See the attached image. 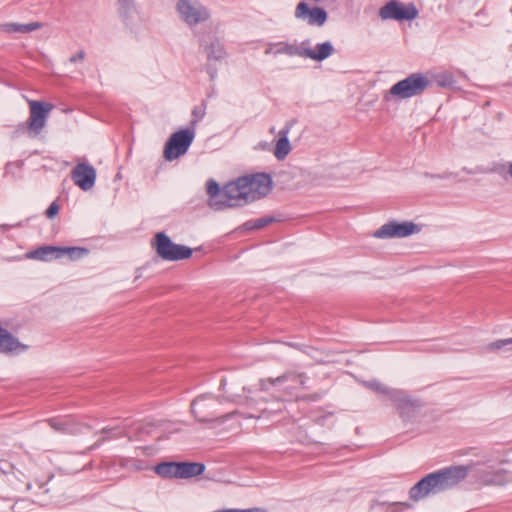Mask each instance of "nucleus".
Segmentation results:
<instances>
[{
  "instance_id": "423d86ee",
  "label": "nucleus",
  "mask_w": 512,
  "mask_h": 512,
  "mask_svg": "<svg viewBox=\"0 0 512 512\" xmlns=\"http://www.w3.org/2000/svg\"><path fill=\"white\" fill-rule=\"evenodd\" d=\"M154 239L153 247L157 255L163 260L179 261L188 259L193 253L191 248L173 243L164 232L157 233Z\"/></svg>"
},
{
  "instance_id": "4be33fe9",
  "label": "nucleus",
  "mask_w": 512,
  "mask_h": 512,
  "mask_svg": "<svg viewBox=\"0 0 512 512\" xmlns=\"http://www.w3.org/2000/svg\"><path fill=\"white\" fill-rule=\"evenodd\" d=\"M289 127H285L279 132V139L274 149V155L278 160H283L289 154L291 146L288 140Z\"/></svg>"
},
{
  "instance_id": "f03ea898",
  "label": "nucleus",
  "mask_w": 512,
  "mask_h": 512,
  "mask_svg": "<svg viewBox=\"0 0 512 512\" xmlns=\"http://www.w3.org/2000/svg\"><path fill=\"white\" fill-rule=\"evenodd\" d=\"M473 464L449 466L427 474L409 490V497L418 502L431 494H438L452 489L469 474Z\"/></svg>"
},
{
  "instance_id": "ddd939ff",
  "label": "nucleus",
  "mask_w": 512,
  "mask_h": 512,
  "mask_svg": "<svg viewBox=\"0 0 512 512\" xmlns=\"http://www.w3.org/2000/svg\"><path fill=\"white\" fill-rule=\"evenodd\" d=\"M416 230V225L409 222L397 223L390 221L382 225L374 232L376 238H401L413 234Z\"/></svg>"
},
{
  "instance_id": "f8f14e48",
  "label": "nucleus",
  "mask_w": 512,
  "mask_h": 512,
  "mask_svg": "<svg viewBox=\"0 0 512 512\" xmlns=\"http://www.w3.org/2000/svg\"><path fill=\"white\" fill-rule=\"evenodd\" d=\"M294 14L297 19L304 20L311 26H322L328 18L327 12L323 8H310L305 1L297 4Z\"/></svg>"
},
{
  "instance_id": "c9c22d12",
  "label": "nucleus",
  "mask_w": 512,
  "mask_h": 512,
  "mask_svg": "<svg viewBox=\"0 0 512 512\" xmlns=\"http://www.w3.org/2000/svg\"><path fill=\"white\" fill-rule=\"evenodd\" d=\"M12 226L11 225H8V224H2L0 225V229H2L3 231H6L8 230L9 228H11Z\"/></svg>"
},
{
  "instance_id": "cd10ccee",
  "label": "nucleus",
  "mask_w": 512,
  "mask_h": 512,
  "mask_svg": "<svg viewBox=\"0 0 512 512\" xmlns=\"http://www.w3.org/2000/svg\"><path fill=\"white\" fill-rule=\"evenodd\" d=\"M119 9L121 15L127 17L129 13L134 9V1L133 0H118Z\"/></svg>"
},
{
  "instance_id": "58836bf2",
  "label": "nucleus",
  "mask_w": 512,
  "mask_h": 512,
  "mask_svg": "<svg viewBox=\"0 0 512 512\" xmlns=\"http://www.w3.org/2000/svg\"><path fill=\"white\" fill-rule=\"evenodd\" d=\"M510 12H511V14H512V8L510 9Z\"/></svg>"
},
{
  "instance_id": "c756f323",
  "label": "nucleus",
  "mask_w": 512,
  "mask_h": 512,
  "mask_svg": "<svg viewBox=\"0 0 512 512\" xmlns=\"http://www.w3.org/2000/svg\"><path fill=\"white\" fill-rule=\"evenodd\" d=\"M59 213V205L56 201H53L47 208L45 215L47 218L52 219Z\"/></svg>"
},
{
  "instance_id": "6e6552de",
  "label": "nucleus",
  "mask_w": 512,
  "mask_h": 512,
  "mask_svg": "<svg viewBox=\"0 0 512 512\" xmlns=\"http://www.w3.org/2000/svg\"><path fill=\"white\" fill-rule=\"evenodd\" d=\"M382 20L410 21L418 16V9L413 3L404 5L398 0H390L379 9Z\"/></svg>"
},
{
  "instance_id": "dca6fc26",
  "label": "nucleus",
  "mask_w": 512,
  "mask_h": 512,
  "mask_svg": "<svg viewBox=\"0 0 512 512\" xmlns=\"http://www.w3.org/2000/svg\"><path fill=\"white\" fill-rule=\"evenodd\" d=\"M199 42L203 47L209 62L212 60L220 61L227 57L224 44L216 35L208 33L202 36Z\"/></svg>"
},
{
  "instance_id": "9b49d317",
  "label": "nucleus",
  "mask_w": 512,
  "mask_h": 512,
  "mask_svg": "<svg viewBox=\"0 0 512 512\" xmlns=\"http://www.w3.org/2000/svg\"><path fill=\"white\" fill-rule=\"evenodd\" d=\"M177 11L188 25H196L206 21L210 17L208 10L203 5L200 3H192L191 0H179L177 3Z\"/></svg>"
},
{
  "instance_id": "f3484780",
  "label": "nucleus",
  "mask_w": 512,
  "mask_h": 512,
  "mask_svg": "<svg viewBox=\"0 0 512 512\" xmlns=\"http://www.w3.org/2000/svg\"><path fill=\"white\" fill-rule=\"evenodd\" d=\"M27 349V345L21 343L14 335L0 325V353H20Z\"/></svg>"
},
{
  "instance_id": "c85d7f7f",
  "label": "nucleus",
  "mask_w": 512,
  "mask_h": 512,
  "mask_svg": "<svg viewBox=\"0 0 512 512\" xmlns=\"http://www.w3.org/2000/svg\"><path fill=\"white\" fill-rule=\"evenodd\" d=\"M369 387L377 392H381L383 394H386L390 397V393L391 392H394L395 390H390L388 389L387 387H384L381 383L379 382H371L369 384Z\"/></svg>"
},
{
  "instance_id": "f704fd0d",
  "label": "nucleus",
  "mask_w": 512,
  "mask_h": 512,
  "mask_svg": "<svg viewBox=\"0 0 512 512\" xmlns=\"http://www.w3.org/2000/svg\"><path fill=\"white\" fill-rule=\"evenodd\" d=\"M395 504L396 505H401V506H403L405 508H411L412 507V505L410 503H407V502H397Z\"/></svg>"
},
{
  "instance_id": "e433bc0d",
  "label": "nucleus",
  "mask_w": 512,
  "mask_h": 512,
  "mask_svg": "<svg viewBox=\"0 0 512 512\" xmlns=\"http://www.w3.org/2000/svg\"><path fill=\"white\" fill-rule=\"evenodd\" d=\"M508 173L512 177V162L509 165Z\"/></svg>"
},
{
  "instance_id": "b1692460",
  "label": "nucleus",
  "mask_w": 512,
  "mask_h": 512,
  "mask_svg": "<svg viewBox=\"0 0 512 512\" xmlns=\"http://www.w3.org/2000/svg\"><path fill=\"white\" fill-rule=\"evenodd\" d=\"M89 253V250L84 247H62L63 257L67 256L70 260L75 261Z\"/></svg>"
},
{
  "instance_id": "bb28decb",
  "label": "nucleus",
  "mask_w": 512,
  "mask_h": 512,
  "mask_svg": "<svg viewBox=\"0 0 512 512\" xmlns=\"http://www.w3.org/2000/svg\"><path fill=\"white\" fill-rule=\"evenodd\" d=\"M505 346H511L510 350H512V337L507 339L496 340L488 345V349L491 351H497Z\"/></svg>"
},
{
  "instance_id": "72a5a7b5",
  "label": "nucleus",
  "mask_w": 512,
  "mask_h": 512,
  "mask_svg": "<svg viewBox=\"0 0 512 512\" xmlns=\"http://www.w3.org/2000/svg\"><path fill=\"white\" fill-rule=\"evenodd\" d=\"M499 476H500L499 473H495L492 478L485 479L484 482L487 483V484L497 483L496 478L499 477Z\"/></svg>"
},
{
  "instance_id": "393cba45",
  "label": "nucleus",
  "mask_w": 512,
  "mask_h": 512,
  "mask_svg": "<svg viewBox=\"0 0 512 512\" xmlns=\"http://www.w3.org/2000/svg\"><path fill=\"white\" fill-rule=\"evenodd\" d=\"M275 221L274 217L266 216L257 220H250L244 223L245 230L262 229Z\"/></svg>"
},
{
  "instance_id": "39448f33",
  "label": "nucleus",
  "mask_w": 512,
  "mask_h": 512,
  "mask_svg": "<svg viewBox=\"0 0 512 512\" xmlns=\"http://www.w3.org/2000/svg\"><path fill=\"white\" fill-rule=\"evenodd\" d=\"M154 471L165 479H190L201 475L205 465L200 462H162L155 466Z\"/></svg>"
},
{
  "instance_id": "7c9ffc66",
  "label": "nucleus",
  "mask_w": 512,
  "mask_h": 512,
  "mask_svg": "<svg viewBox=\"0 0 512 512\" xmlns=\"http://www.w3.org/2000/svg\"><path fill=\"white\" fill-rule=\"evenodd\" d=\"M12 464L7 460H0V471L4 474L10 473L12 471Z\"/></svg>"
},
{
  "instance_id": "1a4fd4ad",
  "label": "nucleus",
  "mask_w": 512,
  "mask_h": 512,
  "mask_svg": "<svg viewBox=\"0 0 512 512\" xmlns=\"http://www.w3.org/2000/svg\"><path fill=\"white\" fill-rule=\"evenodd\" d=\"M30 115L27 121V128L34 135H38L46 125L49 113L53 109L51 103H44L40 101H30Z\"/></svg>"
},
{
  "instance_id": "aec40b11",
  "label": "nucleus",
  "mask_w": 512,
  "mask_h": 512,
  "mask_svg": "<svg viewBox=\"0 0 512 512\" xmlns=\"http://www.w3.org/2000/svg\"><path fill=\"white\" fill-rule=\"evenodd\" d=\"M309 41H303L301 45L295 44V43H288V42H278L274 44L275 50L273 51L274 55H281L285 54L288 56H299L304 58V51H305V44H308Z\"/></svg>"
},
{
  "instance_id": "a211bd4d",
  "label": "nucleus",
  "mask_w": 512,
  "mask_h": 512,
  "mask_svg": "<svg viewBox=\"0 0 512 512\" xmlns=\"http://www.w3.org/2000/svg\"><path fill=\"white\" fill-rule=\"evenodd\" d=\"M27 258L40 260L44 262L63 257L61 246L44 245L40 246L26 254Z\"/></svg>"
},
{
  "instance_id": "412c9836",
  "label": "nucleus",
  "mask_w": 512,
  "mask_h": 512,
  "mask_svg": "<svg viewBox=\"0 0 512 512\" xmlns=\"http://www.w3.org/2000/svg\"><path fill=\"white\" fill-rule=\"evenodd\" d=\"M334 47L329 42L320 43L316 45V50L305 48L304 58H310L315 61H323L334 53Z\"/></svg>"
},
{
  "instance_id": "7ed1b4c3",
  "label": "nucleus",
  "mask_w": 512,
  "mask_h": 512,
  "mask_svg": "<svg viewBox=\"0 0 512 512\" xmlns=\"http://www.w3.org/2000/svg\"><path fill=\"white\" fill-rule=\"evenodd\" d=\"M307 379L308 377L304 372L287 371L276 378L261 379L259 387L264 392L274 387L278 392L287 396H294L299 390L306 388Z\"/></svg>"
},
{
  "instance_id": "f257e3e1",
  "label": "nucleus",
  "mask_w": 512,
  "mask_h": 512,
  "mask_svg": "<svg viewBox=\"0 0 512 512\" xmlns=\"http://www.w3.org/2000/svg\"><path fill=\"white\" fill-rule=\"evenodd\" d=\"M271 189L272 179L266 173L238 177L225 184L222 189L213 179H209L206 183L208 205L214 210L246 205L265 197Z\"/></svg>"
},
{
  "instance_id": "2eb2a0df",
  "label": "nucleus",
  "mask_w": 512,
  "mask_h": 512,
  "mask_svg": "<svg viewBox=\"0 0 512 512\" xmlns=\"http://www.w3.org/2000/svg\"><path fill=\"white\" fill-rule=\"evenodd\" d=\"M216 400L210 396H199L191 403V412L200 422H209L217 418L213 407Z\"/></svg>"
},
{
  "instance_id": "0eeeda50",
  "label": "nucleus",
  "mask_w": 512,
  "mask_h": 512,
  "mask_svg": "<svg viewBox=\"0 0 512 512\" xmlns=\"http://www.w3.org/2000/svg\"><path fill=\"white\" fill-rule=\"evenodd\" d=\"M195 137L193 129H181L173 133L164 147V157L168 161H173L180 156L184 155Z\"/></svg>"
},
{
  "instance_id": "2f4dec72",
  "label": "nucleus",
  "mask_w": 512,
  "mask_h": 512,
  "mask_svg": "<svg viewBox=\"0 0 512 512\" xmlns=\"http://www.w3.org/2000/svg\"><path fill=\"white\" fill-rule=\"evenodd\" d=\"M85 55H86V54H85V51H84V50H80V51H78L75 55L71 56V57H70V59H69V61H70L71 63H76V62H78V61H82V60H84Z\"/></svg>"
},
{
  "instance_id": "20e7f679",
  "label": "nucleus",
  "mask_w": 512,
  "mask_h": 512,
  "mask_svg": "<svg viewBox=\"0 0 512 512\" xmlns=\"http://www.w3.org/2000/svg\"><path fill=\"white\" fill-rule=\"evenodd\" d=\"M430 85L429 79L422 73H413L395 83L383 96L385 101L407 99L421 95Z\"/></svg>"
},
{
  "instance_id": "4c0bfd02",
  "label": "nucleus",
  "mask_w": 512,
  "mask_h": 512,
  "mask_svg": "<svg viewBox=\"0 0 512 512\" xmlns=\"http://www.w3.org/2000/svg\"><path fill=\"white\" fill-rule=\"evenodd\" d=\"M270 52H271V49H267V50L265 51V53H266V54H269Z\"/></svg>"
},
{
  "instance_id": "9d476101",
  "label": "nucleus",
  "mask_w": 512,
  "mask_h": 512,
  "mask_svg": "<svg viewBox=\"0 0 512 512\" xmlns=\"http://www.w3.org/2000/svg\"><path fill=\"white\" fill-rule=\"evenodd\" d=\"M390 400L404 421L414 419L423 406L419 400L411 399L399 390L390 393Z\"/></svg>"
},
{
  "instance_id": "6ab92c4d",
  "label": "nucleus",
  "mask_w": 512,
  "mask_h": 512,
  "mask_svg": "<svg viewBox=\"0 0 512 512\" xmlns=\"http://www.w3.org/2000/svg\"><path fill=\"white\" fill-rule=\"evenodd\" d=\"M47 423L52 429L60 433L75 434L80 431L79 425L72 417L50 418Z\"/></svg>"
},
{
  "instance_id": "473e14b6",
  "label": "nucleus",
  "mask_w": 512,
  "mask_h": 512,
  "mask_svg": "<svg viewBox=\"0 0 512 512\" xmlns=\"http://www.w3.org/2000/svg\"><path fill=\"white\" fill-rule=\"evenodd\" d=\"M444 80L440 83L441 85H451L453 83V78L451 76H444Z\"/></svg>"
},
{
  "instance_id": "4468645a",
  "label": "nucleus",
  "mask_w": 512,
  "mask_h": 512,
  "mask_svg": "<svg viewBox=\"0 0 512 512\" xmlns=\"http://www.w3.org/2000/svg\"><path fill=\"white\" fill-rule=\"evenodd\" d=\"M71 178L75 185L83 191H88L95 184L96 170L88 163H78L71 171Z\"/></svg>"
},
{
  "instance_id": "a878e982",
  "label": "nucleus",
  "mask_w": 512,
  "mask_h": 512,
  "mask_svg": "<svg viewBox=\"0 0 512 512\" xmlns=\"http://www.w3.org/2000/svg\"><path fill=\"white\" fill-rule=\"evenodd\" d=\"M206 114V104L205 102H202L200 105L195 106L192 109V118L190 121V128L195 131L196 125L204 118Z\"/></svg>"
},
{
  "instance_id": "5701e85b",
  "label": "nucleus",
  "mask_w": 512,
  "mask_h": 512,
  "mask_svg": "<svg viewBox=\"0 0 512 512\" xmlns=\"http://www.w3.org/2000/svg\"><path fill=\"white\" fill-rule=\"evenodd\" d=\"M43 27L40 22H31L28 24L6 23L2 28L7 33H30Z\"/></svg>"
}]
</instances>
